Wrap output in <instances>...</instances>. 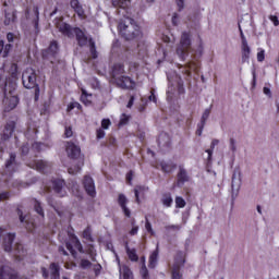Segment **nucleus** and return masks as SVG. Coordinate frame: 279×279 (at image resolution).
I'll return each instance as SVG.
<instances>
[{"label":"nucleus","mask_w":279,"mask_h":279,"mask_svg":"<svg viewBox=\"0 0 279 279\" xmlns=\"http://www.w3.org/2000/svg\"><path fill=\"white\" fill-rule=\"evenodd\" d=\"M8 73L11 75V77H13V80H16L19 75V65L16 63H11L9 65Z\"/></svg>","instance_id":"27"},{"label":"nucleus","mask_w":279,"mask_h":279,"mask_svg":"<svg viewBox=\"0 0 279 279\" xmlns=\"http://www.w3.org/2000/svg\"><path fill=\"white\" fill-rule=\"evenodd\" d=\"M270 21L274 23V25L276 26V27H278V25H279V21H278V16H276V15H270Z\"/></svg>","instance_id":"60"},{"label":"nucleus","mask_w":279,"mask_h":279,"mask_svg":"<svg viewBox=\"0 0 279 279\" xmlns=\"http://www.w3.org/2000/svg\"><path fill=\"white\" fill-rule=\"evenodd\" d=\"M49 271H50V278L51 279L60 278V266H58V264L52 263L50 265Z\"/></svg>","instance_id":"22"},{"label":"nucleus","mask_w":279,"mask_h":279,"mask_svg":"<svg viewBox=\"0 0 279 279\" xmlns=\"http://www.w3.org/2000/svg\"><path fill=\"white\" fill-rule=\"evenodd\" d=\"M241 190V172L233 171L231 179V198L234 202L239 197V191Z\"/></svg>","instance_id":"6"},{"label":"nucleus","mask_w":279,"mask_h":279,"mask_svg":"<svg viewBox=\"0 0 279 279\" xmlns=\"http://www.w3.org/2000/svg\"><path fill=\"white\" fill-rule=\"evenodd\" d=\"M16 128V122L14 121H9L5 126H4V131H3V141H8V138H10V136H12L14 129Z\"/></svg>","instance_id":"18"},{"label":"nucleus","mask_w":279,"mask_h":279,"mask_svg":"<svg viewBox=\"0 0 279 279\" xmlns=\"http://www.w3.org/2000/svg\"><path fill=\"white\" fill-rule=\"evenodd\" d=\"M51 186L60 197H64L66 195V192L64 191V180L54 179L51 181Z\"/></svg>","instance_id":"11"},{"label":"nucleus","mask_w":279,"mask_h":279,"mask_svg":"<svg viewBox=\"0 0 279 279\" xmlns=\"http://www.w3.org/2000/svg\"><path fill=\"white\" fill-rule=\"evenodd\" d=\"M93 269H94V272H95V276H99L101 274V264H95L93 266Z\"/></svg>","instance_id":"51"},{"label":"nucleus","mask_w":279,"mask_h":279,"mask_svg":"<svg viewBox=\"0 0 279 279\" xmlns=\"http://www.w3.org/2000/svg\"><path fill=\"white\" fill-rule=\"evenodd\" d=\"M14 255L16 256L17 260H23V257L25 256V250L23 248V244H15Z\"/></svg>","instance_id":"24"},{"label":"nucleus","mask_w":279,"mask_h":279,"mask_svg":"<svg viewBox=\"0 0 279 279\" xmlns=\"http://www.w3.org/2000/svg\"><path fill=\"white\" fill-rule=\"evenodd\" d=\"M158 263V247L149 256V267L154 269Z\"/></svg>","instance_id":"29"},{"label":"nucleus","mask_w":279,"mask_h":279,"mask_svg":"<svg viewBox=\"0 0 279 279\" xmlns=\"http://www.w3.org/2000/svg\"><path fill=\"white\" fill-rule=\"evenodd\" d=\"M73 32L76 36L78 47H86V45H88L90 57L93 60H97L98 53L95 40L92 37L86 36V33H84V31L81 28H74Z\"/></svg>","instance_id":"3"},{"label":"nucleus","mask_w":279,"mask_h":279,"mask_svg":"<svg viewBox=\"0 0 279 279\" xmlns=\"http://www.w3.org/2000/svg\"><path fill=\"white\" fill-rule=\"evenodd\" d=\"M7 40H8L9 45H14V43H16V40H19V36H16L14 33H8Z\"/></svg>","instance_id":"38"},{"label":"nucleus","mask_w":279,"mask_h":279,"mask_svg":"<svg viewBox=\"0 0 279 279\" xmlns=\"http://www.w3.org/2000/svg\"><path fill=\"white\" fill-rule=\"evenodd\" d=\"M66 154L69 158H72V160H77L82 154V149L80 146L73 144V142H68Z\"/></svg>","instance_id":"9"},{"label":"nucleus","mask_w":279,"mask_h":279,"mask_svg":"<svg viewBox=\"0 0 279 279\" xmlns=\"http://www.w3.org/2000/svg\"><path fill=\"white\" fill-rule=\"evenodd\" d=\"M252 53V48L247 44V39L243 38L241 45V56H242V63L250 62V56Z\"/></svg>","instance_id":"12"},{"label":"nucleus","mask_w":279,"mask_h":279,"mask_svg":"<svg viewBox=\"0 0 279 279\" xmlns=\"http://www.w3.org/2000/svg\"><path fill=\"white\" fill-rule=\"evenodd\" d=\"M120 276L122 279H134V275L132 274V270L128 266H122L120 268Z\"/></svg>","instance_id":"23"},{"label":"nucleus","mask_w":279,"mask_h":279,"mask_svg":"<svg viewBox=\"0 0 279 279\" xmlns=\"http://www.w3.org/2000/svg\"><path fill=\"white\" fill-rule=\"evenodd\" d=\"M64 136H65V138H71V136H73V128L65 126Z\"/></svg>","instance_id":"49"},{"label":"nucleus","mask_w":279,"mask_h":279,"mask_svg":"<svg viewBox=\"0 0 279 279\" xmlns=\"http://www.w3.org/2000/svg\"><path fill=\"white\" fill-rule=\"evenodd\" d=\"M184 263H186V254H184V252H178L177 255L174 256L172 269H182Z\"/></svg>","instance_id":"16"},{"label":"nucleus","mask_w":279,"mask_h":279,"mask_svg":"<svg viewBox=\"0 0 279 279\" xmlns=\"http://www.w3.org/2000/svg\"><path fill=\"white\" fill-rule=\"evenodd\" d=\"M110 125H111L110 119H104V120L101 121V128H102V130H108V129L110 128Z\"/></svg>","instance_id":"50"},{"label":"nucleus","mask_w":279,"mask_h":279,"mask_svg":"<svg viewBox=\"0 0 279 279\" xmlns=\"http://www.w3.org/2000/svg\"><path fill=\"white\" fill-rule=\"evenodd\" d=\"M181 268H171V279H183Z\"/></svg>","instance_id":"35"},{"label":"nucleus","mask_w":279,"mask_h":279,"mask_svg":"<svg viewBox=\"0 0 279 279\" xmlns=\"http://www.w3.org/2000/svg\"><path fill=\"white\" fill-rule=\"evenodd\" d=\"M118 204L126 217H132V211L128 208V197L124 194L118 195Z\"/></svg>","instance_id":"13"},{"label":"nucleus","mask_w":279,"mask_h":279,"mask_svg":"<svg viewBox=\"0 0 279 279\" xmlns=\"http://www.w3.org/2000/svg\"><path fill=\"white\" fill-rule=\"evenodd\" d=\"M22 154L24 156L29 154V146H27V145L22 146Z\"/></svg>","instance_id":"64"},{"label":"nucleus","mask_w":279,"mask_h":279,"mask_svg":"<svg viewBox=\"0 0 279 279\" xmlns=\"http://www.w3.org/2000/svg\"><path fill=\"white\" fill-rule=\"evenodd\" d=\"M187 69H191V71H197L198 65L194 61L187 63Z\"/></svg>","instance_id":"54"},{"label":"nucleus","mask_w":279,"mask_h":279,"mask_svg":"<svg viewBox=\"0 0 279 279\" xmlns=\"http://www.w3.org/2000/svg\"><path fill=\"white\" fill-rule=\"evenodd\" d=\"M80 267L81 269H90V267H93V263L88 259H81Z\"/></svg>","instance_id":"39"},{"label":"nucleus","mask_w":279,"mask_h":279,"mask_svg":"<svg viewBox=\"0 0 279 279\" xmlns=\"http://www.w3.org/2000/svg\"><path fill=\"white\" fill-rule=\"evenodd\" d=\"M14 233H7L3 240L4 252H12V243H14Z\"/></svg>","instance_id":"19"},{"label":"nucleus","mask_w":279,"mask_h":279,"mask_svg":"<svg viewBox=\"0 0 279 279\" xmlns=\"http://www.w3.org/2000/svg\"><path fill=\"white\" fill-rule=\"evenodd\" d=\"M82 167H84V159L80 158L78 163L76 165L75 168H69L68 172L70 175H75V173H80L82 171Z\"/></svg>","instance_id":"26"},{"label":"nucleus","mask_w":279,"mask_h":279,"mask_svg":"<svg viewBox=\"0 0 279 279\" xmlns=\"http://www.w3.org/2000/svg\"><path fill=\"white\" fill-rule=\"evenodd\" d=\"M126 254L130 260H133V262L138 260V255L136 254V250L130 248V246H126Z\"/></svg>","instance_id":"32"},{"label":"nucleus","mask_w":279,"mask_h":279,"mask_svg":"<svg viewBox=\"0 0 279 279\" xmlns=\"http://www.w3.org/2000/svg\"><path fill=\"white\" fill-rule=\"evenodd\" d=\"M118 32L124 40H135L141 36V27L131 17H125L119 22Z\"/></svg>","instance_id":"1"},{"label":"nucleus","mask_w":279,"mask_h":279,"mask_svg":"<svg viewBox=\"0 0 279 279\" xmlns=\"http://www.w3.org/2000/svg\"><path fill=\"white\" fill-rule=\"evenodd\" d=\"M257 60L258 62H263V60H265V50H262L257 53Z\"/></svg>","instance_id":"58"},{"label":"nucleus","mask_w":279,"mask_h":279,"mask_svg":"<svg viewBox=\"0 0 279 279\" xmlns=\"http://www.w3.org/2000/svg\"><path fill=\"white\" fill-rule=\"evenodd\" d=\"M34 209L37 215H40V217H45V210L43 209V206H40V202L37 199H34Z\"/></svg>","instance_id":"33"},{"label":"nucleus","mask_w":279,"mask_h":279,"mask_svg":"<svg viewBox=\"0 0 279 279\" xmlns=\"http://www.w3.org/2000/svg\"><path fill=\"white\" fill-rule=\"evenodd\" d=\"M140 274L143 279H149V270H147V266H145V264H143Z\"/></svg>","instance_id":"43"},{"label":"nucleus","mask_w":279,"mask_h":279,"mask_svg":"<svg viewBox=\"0 0 279 279\" xmlns=\"http://www.w3.org/2000/svg\"><path fill=\"white\" fill-rule=\"evenodd\" d=\"M81 90H82L81 101L85 104V106H89L90 98L93 97V95L88 94V92H86V89L84 88H82Z\"/></svg>","instance_id":"30"},{"label":"nucleus","mask_w":279,"mask_h":279,"mask_svg":"<svg viewBox=\"0 0 279 279\" xmlns=\"http://www.w3.org/2000/svg\"><path fill=\"white\" fill-rule=\"evenodd\" d=\"M149 101H154V104H156L157 99H156V94H155V89L150 90V96L148 97Z\"/></svg>","instance_id":"59"},{"label":"nucleus","mask_w":279,"mask_h":279,"mask_svg":"<svg viewBox=\"0 0 279 279\" xmlns=\"http://www.w3.org/2000/svg\"><path fill=\"white\" fill-rule=\"evenodd\" d=\"M83 238L86 239V241H93V236L90 235V228H86L84 231H83Z\"/></svg>","instance_id":"47"},{"label":"nucleus","mask_w":279,"mask_h":279,"mask_svg":"<svg viewBox=\"0 0 279 279\" xmlns=\"http://www.w3.org/2000/svg\"><path fill=\"white\" fill-rule=\"evenodd\" d=\"M16 162V154L11 153L10 158L5 162V168L7 169H12V166Z\"/></svg>","instance_id":"34"},{"label":"nucleus","mask_w":279,"mask_h":279,"mask_svg":"<svg viewBox=\"0 0 279 279\" xmlns=\"http://www.w3.org/2000/svg\"><path fill=\"white\" fill-rule=\"evenodd\" d=\"M0 279H21L16 274V270L12 269L10 266L0 267Z\"/></svg>","instance_id":"10"},{"label":"nucleus","mask_w":279,"mask_h":279,"mask_svg":"<svg viewBox=\"0 0 279 279\" xmlns=\"http://www.w3.org/2000/svg\"><path fill=\"white\" fill-rule=\"evenodd\" d=\"M184 182H189V174L184 168H180L178 173V186H182Z\"/></svg>","instance_id":"21"},{"label":"nucleus","mask_w":279,"mask_h":279,"mask_svg":"<svg viewBox=\"0 0 279 279\" xmlns=\"http://www.w3.org/2000/svg\"><path fill=\"white\" fill-rule=\"evenodd\" d=\"M161 169L165 171V173H169L171 171V167H169L167 163H161Z\"/></svg>","instance_id":"61"},{"label":"nucleus","mask_w":279,"mask_h":279,"mask_svg":"<svg viewBox=\"0 0 279 279\" xmlns=\"http://www.w3.org/2000/svg\"><path fill=\"white\" fill-rule=\"evenodd\" d=\"M36 70L32 68H27L22 74V83L24 88H35V95H39L40 87H38V83L36 82Z\"/></svg>","instance_id":"4"},{"label":"nucleus","mask_w":279,"mask_h":279,"mask_svg":"<svg viewBox=\"0 0 279 279\" xmlns=\"http://www.w3.org/2000/svg\"><path fill=\"white\" fill-rule=\"evenodd\" d=\"M131 226H132V229L130 231L131 236H134V234H138V226H136L135 219H132Z\"/></svg>","instance_id":"44"},{"label":"nucleus","mask_w":279,"mask_h":279,"mask_svg":"<svg viewBox=\"0 0 279 279\" xmlns=\"http://www.w3.org/2000/svg\"><path fill=\"white\" fill-rule=\"evenodd\" d=\"M66 250H69V252L72 254V256H74L75 257V254H77L76 252H75V250H73V245H71V243H69V242H66Z\"/></svg>","instance_id":"57"},{"label":"nucleus","mask_w":279,"mask_h":279,"mask_svg":"<svg viewBox=\"0 0 279 279\" xmlns=\"http://www.w3.org/2000/svg\"><path fill=\"white\" fill-rule=\"evenodd\" d=\"M72 243H74V247L81 253L84 254V247H82V242L77 238L72 239Z\"/></svg>","instance_id":"41"},{"label":"nucleus","mask_w":279,"mask_h":279,"mask_svg":"<svg viewBox=\"0 0 279 279\" xmlns=\"http://www.w3.org/2000/svg\"><path fill=\"white\" fill-rule=\"evenodd\" d=\"M16 21V12H7L4 15V25H12Z\"/></svg>","instance_id":"25"},{"label":"nucleus","mask_w":279,"mask_h":279,"mask_svg":"<svg viewBox=\"0 0 279 279\" xmlns=\"http://www.w3.org/2000/svg\"><path fill=\"white\" fill-rule=\"evenodd\" d=\"M161 204L166 206L167 208H171V204H173V198L171 197V194H165L161 198Z\"/></svg>","instance_id":"31"},{"label":"nucleus","mask_w":279,"mask_h":279,"mask_svg":"<svg viewBox=\"0 0 279 279\" xmlns=\"http://www.w3.org/2000/svg\"><path fill=\"white\" fill-rule=\"evenodd\" d=\"M96 136L97 138H104V136H106V132L104 131V129H98L96 132Z\"/></svg>","instance_id":"55"},{"label":"nucleus","mask_w":279,"mask_h":279,"mask_svg":"<svg viewBox=\"0 0 279 279\" xmlns=\"http://www.w3.org/2000/svg\"><path fill=\"white\" fill-rule=\"evenodd\" d=\"M229 147H230L232 154H236V140L231 137L229 140Z\"/></svg>","instance_id":"45"},{"label":"nucleus","mask_w":279,"mask_h":279,"mask_svg":"<svg viewBox=\"0 0 279 279\" xmlns=\"http://www.w3.org/2000/svg\"><path fill=\"white\" fill-rule=\"evenodd\" d=\"M130 1L132 0H112L113 8H122V10H125L128 5H130Z\"/></svg>","instance_id":"28"},{"label":"nucleus","mask_w":279,"mask_h":279,"mask_svg":"<svg viewBox=\"0 0 279 279\" xmlns=\"http://www.w3.org/2000/svg\"><path fill=\"white\" fill-rule=\"evenodd\" d=\"M28 167L32 169H36L40 173H47L51 169V163L45 160H35L31 163H28Z\"/></svg>","instance_id":"8"},{"label":"nucleus","mask_w":279,"mask_h":279,"mask_svg":"<svg viewBox=\"0 0 279 279\" xmlns=\"http://www.w3.org/2000/svg\"><path fill=\"white\" fill-rule=\"evenodd\" d=\"M3 106H4L5 112H10L11 110H14V108L19 106V96L12 95V93H10L9 95H5L3 99Z\"/></svg>","instance_id":"7"},{"label":"nucleus","mask_w":279,"mask_h":279,"mask_svg":"<svg viewBox=\"0 0 279 279\" xmlns=\"http://www.w3.org/2000/svg\"><path fill=\"white\" fill-rule=\"evenodd\" d=\"M219 145V140H213L210 144V149H207L206 153L208 154V160L213 158V149Z\"/></svg>","instance_id":"36"},{"label":"nucleus","mask_w":279,"mask_h":279,"mask_svg":"<svg viewBox=\"0 0 279 279\" xmlns=\"http://www.w3.org/2000/svg\"><path fill=\"white\" fill-rule=\"evenodd\" d=\"M0 86H8V76L0 73Z\"/></svg>","instance_id":"52"},{"label":"nucleus","mask_w":279,"mask_h":279,"mask_svg":"<svg viewBox=\"0 0 279 279\" xmlns=\"http://www.w3.org/2000/svg\"><path fill=\"white\" fill-rule=\"evenodd\" d=\"M57 28L59 29V32H61V34H63L64 36H68V38H71V36H73V29L71 28V25L59 21L57 23Z\"/></svg>","instance_id":"17"},{"label":"nucleus","mask_w":279,"mask_h":279,"mask_svg":"<svg viewBox=\"0 0 279 279\" xmlns=\"http://www.w3.org/2000/svg\"><path fill=\"white\" fill-rule=\"evenodd\" d=\"M74 108H82V105L80 102H73L68 107L69 110H73Z\"/></svg>","instance_id":"62"},{"label":"nucleus","mask_w":279,"mask_h":279,"mask_svg":"<svg viewBox=\"0 0 279 279\" xmlns=\"http://www.w3.org/2000/svg\"><path fill=\"white\" fill-rule=\"evenodd\" d=\"M165 229L168 232L171 231V230L178 231V230L182 229V226H180V225H169V226H166Z\"/></svg>","instance_id":"48"},{"label":"nucleus","mask_w":279,"mask_h":279,"mask_svg":"<svg viewBox=\"0 0 279 279\" xmlns=\"http://www.w3.org/2000/svg\"><path fill=\"white\" fill-rule=\"evenodd\" d=\"M191 51V34L183 32L181 35L180 44L177 46V54L181 60H185Z\"/></svg>","instance_id":"5"},{"label":"nucleus","mask_w":279,"mask_h":279,"mask_svg":"<svg viewBox=\"0 0 279 279\" xmlns=\"http://www.w3.org/2000/svg\"><path fill=\"white\" fill-rule=\"evenodd\" d=\"M175 206H177V208H184V206H186V201H184V198H182V196H177L175 197Z\"/></svg>","instance_id":"42"},{"label":"nucleus","mask_w":279,"mask_h":279,"mask_svg":"<svg viewBox=\"0 0 279 279\" xmlns=\"http://www.w3.org/2000/svg\"><path fill=\"white\" fill-rule=\"evenodd\" d=\"M49 53H51L52 56H56V53H58V41H52L50 43V46L48 48Z\"/></svg>","instance_id":"40"},{"label":"nucleus","mask_w":279,"mask_h":279,"mask_svg":"<svg viewBox=\"0 0 279 279\" xmlns=\"http://www.w3.org/2000/svg\"><path fill=\"white\" fill-rule=\"evenodd\" d=\"M5 199H10V193L8 192L0 193V202H5Z\"/></svg>","instance_id":"53"},{"label":"nucleus","mask_w":279,"mask_h":279,"mask_svg":"<svg viewBox=\"0 0 279 279\" xmlns=\"http://www.w3.org/2000/svg\"><path fill=\"white\" fill-rule=\"evenodd\" d=\"M111 82L119 88H134V82L125 76V66L122 63H116L111 70Z\"/></svg>","instance_id":"2"},{"label":"nucleus","mask_w":279,"mask_h":279,"mask_svg":"<svg viewBox=\"0 0 279 279\" xmlns=\"http://www.w3.org/2000/svg\"><path fill=\"white\" fill-rule=\"evenodd\" d=\"M71 9L77 14L80 19H86V13L84 12V8L80 3V0H71L70 1Z\"/></svg>","instance_id":"15"},{"label":"nucleus","mask_w":279,"mask_h":279,"mask_svg":"<svg viewBox=\"0 0 279 279\" xmlns=\"http://www.w3.org/2000/svg\"><path fill=\"white\" fill-rule=\"evenodd\" d=\"M132 175H134V171L131 170V171L126 174V182H128L129 184L132 183Z\"/></svg>","instance_id":"63"},{"label":"nucleus","mask_w":279,"mask_h":279,"mask_svg":"<svg viewBox=\"0 0 279 279\" xmlns=\"http://www.w3.org/2000/svg\"><path fill=\"white\" fill-rule=\"evenodd\" d=\"M85 191L87 194H89L90 197H95V182L93 181V178L86 175L83 181Z\"/></svg>","instance_id":"14"},{"label":"nucleus","mask_w":279,"mask_h":279,"mask_svg":"<svg viewBox=\"0 0 279 279\" xmlns=\"http://www.w3.org/2000/svg\"><path fill=\"white\" fill-rule=\"evenodd\" d=\"M12 47H13L12 44H7L5 45V41L0 40V56L2 58H8L10 51H12Z\"/></svg>","instance_id":"20"},{"label":"nucleus","mask_w":279,"mask_h":279,"mask_svg":"<svg viewBox=\"0 0 279 279\" xmlns=\"http://www.w3.org/2000/svg\"><path fill=\"white\" fill-rule=\"evenodd\" d=\"M145 229L147 230V232H150V234H154V230L151 229V222H149L148 219H146Z\"/></svg>","instance_id":"56"},{"label":"nucleus","mask_w":279,"mask_h":279,"mask_svg":"<svg viewBox=\"0 0 279 279\" xmlns=\"http://www.w3.org/2000/svg\"><path fill=\"white\" fill-rule=\"evenodd\" d=\"M129 122H130V116L123 113V114L121 116L119 125H128Z\"/></svg>","instance_id":"46"},{"label":"nucleus","mask_w":279,"mask_h":279,"mask_svg":"<svg viewBox=\"0 0 279 279\" xmlns=\"http://www.w3.org/2000/svg\"><path fill=\"white\" fill-rule=\"evenodd\" d=\"M208 117H210V109H205V111L203 112V116L201 118L202 128H204V125H206V121H208Z\"/></svg>","instance_id":"37"}]
</instances>
